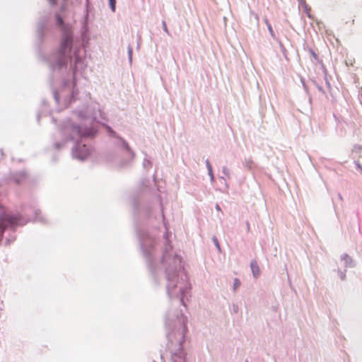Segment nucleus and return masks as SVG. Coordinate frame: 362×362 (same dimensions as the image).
<instances>
[{
  "instance_id": "obj_1",
  "label": "nucleus",
  "mask_w": 362,
  "mask_h": 362,
  "mask_svg": "<svg viewBox=\"0 0 362 362\" xmlns=\"http://www.w3.org/2000/svg\"><path fill=\"white\" fill-rule=\"evenodd\" d=\"M19 221L16 216L7 214L3 206L0 205V241L1 240L2 235L6 228L8 226H14Z\"/></svg>"
},
{
  "instance_id": "obj_4",
  "label": "nucleus",
  "mask_w": 362,
  "mask_h": 362,
  "mask_svg": "<svg viewBox=\"0 0 362 362\" xmlns=\"http://www.w3.org/2000/svg\"><path fill=\"white\" fill-rule=\"evenodd\" d=\"M265 23H266V24H267V28H268V29H269V30L270 34H271L272 36H274V30H273V29H272V27L271 24L269 23L268 20H267V19L265 20Z\"/></svg>"
},
{
  "instance_id": "obj_12",
  "label": "nucleus",
  "mask_w": 362,
  "mask_h": 362,
  "mask_svg": "<svg viewBox=\"0 0 362 362\" xmlns=\"http://www.w3.org/2000/svg\"><path fill=\"white\" fill-rule=\"evenodd\" d=\"M303 8L305 9V10H308V6L307 4H305V1H303V4H302Z\"/></svg>"
},
{
  "instance_id": "obj_10",
  "label": "nucleus",
  "mask_w": 362,
  "mask_h": 362,
  "mask_svg": "<svg viewBox=\"0 0 362 362\" xmlns=\"http://www.w3.org/2000/svg\"><path fill=\"white\" fill-rule=\"evenodd\" d=\"M173 362H185L184 360L180 358V357H178L177 358H175L173 359Z\"/></svg>"
},
{
  "instance_id": "obj_5",
  "label": "nucleus",
  "mask_w": 362,
  "mask_h": 362,
  "mask_svg": "<svg viewBox=\"0 0 362 362\" xmlns=\"http://www.w3.org/2000/svg\"><path fill=\"white\" fill-rule=\"evenodd\" d=\"M213 241H214L215 245L216 246V247L218 248V250L220 251L221 250L220 244L216 237L213 238Z\"/></svg>"
},
{
  "instance_id": "obj_2",
  "label": "nucleus",
  "mask_w": 362,
  "mask_h": 362,
  "mask_svg": "<svg viewBox=\"0 0 362 362\" xmlns=\"http://www.w3.org/2000/svg\"><path fill=\"white\" fill-rule=\"evenodd\" d=\"M72 42L71 35L69 31L65 30L64 36L61 42L59 52L62 55L69 54Z\"/></svg>"
},
{
  "instance_id": "obj_9",
  "label": "nucleus",
  "mask_w": 362,
  "mask_h": 362,
  "mask_svg": "<svg viewBox=\"0 0 362 362\" xmlns=\"http://www.w3.org/2000/svg\"><path fill=\"white\" fill-rule=\"evenodd\" d=\"M163 30H165V32L166 33L169 34V31H168V29L167 28V25H166L165 21L163 22Z\"/></svg>"
},
{
  "instance_id": "obj_11",
  "label": "nucleus",
  "mask_w": 362,
  "mask_h": 362,
  "mask_svg": "<svg viewBox=\"0 0 362 362\" xmlns=\"http://www.w3.org/2000/svg\"><path fill=\"white\" fill-rule=\"evenodd\" d=\"M207 167H208V169H209V173L212 175V168H211V164L207 162Z\"/></svg>"
},
{
  "instance_id": "obj_6",
  "label": "nucleus",
  "mask_w": 362,
  "mask_h": 362,
  "mask_svg": "<svg viewBox=\"0 0 362 362\" xmlns=\"http://www.w3.org/2000/svg\"><path fill=\"white\" fill-rule=\"evenodd\" d=\"M115 2L116 1H110V6L113 12L115 11Z\"/></svg>"
},
{
  "instance_id": "obj_8",
  "label": "nucleus",
  "mask_w": 362,
  "mask_h": 362,
  "mask_svg": "<svg viewBox=\"0 0 362 362\" xmlns=\"http://www.w3.org/2000/svg\"><path fill=\"white\" fill-rule=\"evenodd\" d=\"M240 281L238 279H235L234 281V288H238L240 286Z\"/></svg>"
},
{
  "instance_id": "obj_7",
  "label": "nucleus",
  "mask_w": 362,
  "mask_h": 362,
  "mask_svg": "<svg viewBox=\"0 0 362 362\" xmlns=\"http://www.w3.org/2000/svg\"><path fill=\"white\" fill-rule=\"evenodd\" d=\"M57 24L59 25H63V21H62V18L59 16H57Z\"/></svg>"
},
{
  "instance_id": "obj_3",
  "label": "nucleus",
  "mask_w": 362,
  "mask_h": 362,
  "mask_svg": "<svg viewBox=\"0 0 362 362\" xmlns=\"http://www.w3.org/2000/svg\"><path fill=\"white\" fill-rule=\"evenodd\" d=\"M251 269L255 277L259 276L260 274V269L255 261H252L250 264Z\"/></svg>"
},
{
  "instance_id": "obj_13",
  "label": "nucleus",
  "mask_w": 362,
  "mask_h": 362,
  "mask_svg": "<svg viewBox=\"0 0 362 362\" xmlns=\"http://www.w3.org/2000/svg\"><path fill=\"white\" fill-rule=\"evenodd\" d=\"M307 14H308V17L311 18V15H310V13H309L308 11H307Z\"/></svg>"
}]
</instances>
